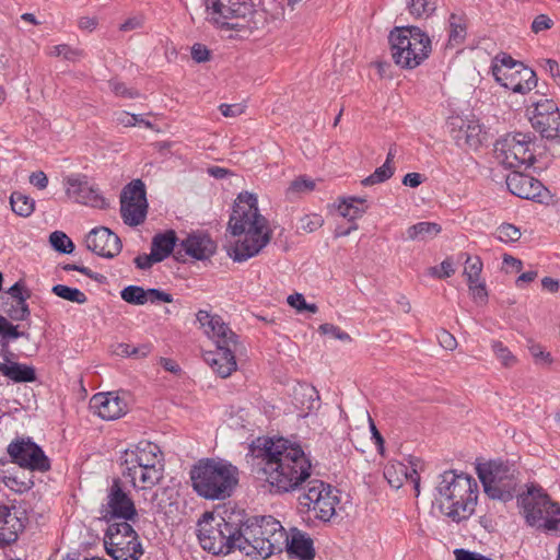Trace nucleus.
<instances>
[{
	"instance_id": "nucleus-30",
	"label": "nucleus",
	"mask_w": 560,
	"mask_h": 560,
	"mask_svg": "<svg viewBox=\"0 0 560 560\" xmlns=\"http://www.w3.org/2000/svg\"><path fill=\"white\" fill-rule=\"evenodd\" d=\"M0 362V373L14 383H32L36 381L35 369L19 362Z\"/></svg>"
},
{
	"instance_id": "nucleus-20",
	"label": "nucleus",
	"mask_w": 560,
	"mask_h": 560,
	"mask_svg": "<svg viewBox=\"0 0 560 560\" xmlns=\"http://www.w3.org/2000/svg\"><path fill=\"white\" fill-rule=\"evenodd\" d=\"M85 244L88 249L105 258L117 256L122 247L118 235L104 226L91 230L85 237Z\"/></svg>"
},
{
	"instance_id": "nucleus-4",
	"label": "nucleus",
	"mask_w": 560,
	"mask_h": 560,
	"mask_svg": "<svg viewBox=\"0 0 560 560\" xmlns=\"http://www.w3.org/2000/svg\"><path fill=\"white\" fill-rule=\"evenodd\" d=\"M194 491L201 498L221 501L230 498L238 483L240 471L225 460L206 458L190 469Z\"/></svg>"
},
{
	"instance_id": "nucleus-12",
	"label": "nucleus",
	"mask_w": 560,
	"mask_h": 560,
	"mask_svg": "<svg viewBox=\"0 0 560 560\" xmlns=\"http://www.w3.org/2000/svg\"><path fill=\"white\" fill-rule=\"evenodd\" d=\"M533 139L529 132L505 135L494 144L497 160L510 168L532 165L535 161Z\"/></svg>"
},
{
	"instance_id": "nucleus-37",
	"label": "nucleus",
	"mask_w": 560,
	"mask_h": 560,
	"mask_svg": "<svg viewBox=\"0 0 560 560\" xmlns=\"http://www.w3.org/2000/svg\"><path fill=\"white\" fill-rule=\"evenodd\" d=\"M12 210L21 217H30L35 209V201L28 196L14 191L10 197Z\"/></svg>"
},
{
	"instance_id": "nucleus-60",
	"label": "nucleus",
	"mask_w": 560,
	"mask_h": 560,
	"mask_svg": "<svg viewBox=\"0 0 560 560\" xmlns=\"http://www.w3.org/2000/svg\"><path fill=\"white\" fill-rule=\"evenodd\" d=\"M438 340H439V343L445 349V350H454L457 346V341L455 339V337L450 334L447 330L445 329H442L439 334H438Z\"/></svg>"
},
{
	"instance_id": "nucleus-41",
	"label": "nucleus",
	"mask_w": 560,
	"mask_h": 560,
	"mask_svg": "<svg viewBox=\"0 0 560 560\" xmlns=\"http://www.w3.org/2000/svg\"><path fill=\"white\" fill-rule=\"evenodd\" d=\"M394 175V167L388 166V163H384L382 166L377 167L370 176L365 177L361 184L363 186H372L375 184H381L389 179Z\"/></svg>"
},
{
	"instance_id": "nucleus-57",
	"label": "nucleus",
	"mask_w": 560,
	"mask_h": 560,
	"mask_svg": "<svg viewBox=\"0 0 560 560\" xmlns=\"http://www.w3.org/2000/svg\"><path fill=\"white\" fill-rule=\"evenodd\" d=\"M529 352L535 359L536 364L549 365L552 362L550 353L546 352L539 345L530 346Z\"/></svg>"
},
{
	"instance_id": "nucleus-64",
	"label": "nucleus",
	"mask_w": 560,
	"mask_h": 560,
	"mask_svg": "<svg viewBox=\"0 0 560 560\" xmlns=\"http://www.w3.org/2000/svg\"><path fill=\"white\" fill-rule=\"evenodd\" d=\"M219 109L224 117H236L244 113V106L241 104H221Z\"/></svg>"
},
{
	"instance_id": "nucleus-48",
	"label": "nucleus",
	"mask_w": 560,
	"mask_h": 560,
	"mask_svg": "<svg viewBox=\"0 0 560 560\" xmlns=\"http://www.w3.org/2000/svg\"><path fill=\"white\" fill-rule=\"evenodd\" d=\"M315 187V183L310 179V178H306V177H299L296 179H294L289 188H288V194H299V192H306V191H312Z\"/></svg>"
},
{
	"instance_id": "nucleus-3",
	"label": "nucleus",
	"mask_w": 560,
	"mask_h": 560,
	"mask_svg": "<svg viewBox=\"0 0 560 560\" xmlns=\"http://www.w3.org/2000/svg\"><path fill=\"white\" fill-rule=\"evenodd\" d=\"M441 512L453 522L467 520L475 511L478 485L466 474L444 471L436 487Z\"/></svg>"
},
{
	"instance_id": "nucleus-16",
	"label": "nucleus",
	"mask_w": 560,
	"mask_h": 560,
	"mask_svg": "<svg viewBox=\"0 0 560 560\" xmlns=\"http://www.w3.org/2000/svg\"><path fill=\"white\" fill-rule=\"evenodd\" d=\"M102 518L109 524L113 521L135 523L138 520V512L133 500L122 489L121 481L114 479L112 486L107 489L105 503L101 508Z\"/></svg>"
},
{
	"instance_id": "nucleus-40",
	"label": "nucleus",
	"mask_w": 560,
	"mask_h": 560,
	"mask_svg": "<svg viewBox=\"0 0 560 560\" xmlns=\"http://www.w3.org/2000/svg\"><path fill=\"white\" fill-rule=\"evenodd\" d=\"M49 242L55 250L62 254H70L74 249L71 238L61 231L52 232L49 236Z\"/></svg>"
},
{
	"instance_id": "nucleus-23",
	"label": "nucleus",
	"mask_w": 560,
	"mask_h": 560,
	"mask_svg": "<svg viewBox=\"0 0 560 560\" xmlns=\"http://www.w3.org/2000/svg\"><path fill=\"white\" fill-rule=\"evenodd\" d=\"M506 186L513 195L520 198L538 201H540L545 190L544 185L538 179L520 172H513L508 175Z\"/></svg>"
},
{
	"instance_id": "nucleus-15",
	"label": "nucleus",
	"mask_w": 560,
	"mask_h": 560,
	"mask_svg": "<svg viewBox=\"0 0 560 560\" xmlns=\"http://www.w3.org/2000/svg\"><path fill=\"white\" fill-rule=\"evenodd\" d=\"M208 15L221 27L238 28L255 11L253 0H206Z\"/></svg>"
},
{
	"instance_id": "nucleus-34",
	"label": "nucleus",
	"mask_w": 560,
	"mask_h": 560,
	"mask_svg": "<svg viewBox=\"0 0 560 560\" xmlns=\"http://www.w3.org/2000/svg\"><path fill=\"white\" fill-rule=\"evenodd\" d=\"M177 236L173 230L156 234L151 243V252L158 255V259L163 261L173 252L176 245Z\"/></svg>"
},
{
	"instance_id": "nucleus-6",
	"label": "nucleus",
	"mask_w": 560,
	"mask_h": 560,
	"mask_svg": "<svg viewBox=\"0 0 560 560\" xmlns=\"http://www.w3.org/2000/svg\"><path fill=\"white\" fill-rule=\"evenodd\" d=\"M243 550L247 557L268 558L284 550L287 532L271 515L242 520Z\"/></svg>"
},
{
	"instance_id": "nucleus-33",
	"label": "nucleus",
	"mask_w": 560,
	"mask_h": 560,
	"mask_svg": "<svg viewBox=\"0 0 560 560\" xmlns=\"http://www.w3.org/2000/svg\"><path fill=\"white\" fill-rule=\"evenodd\" d=\"M368 210L366 199L362 197L343 198L338 205L340 215L353 222L361 218Z\"/></svg>"
},
{
	"instance_id": "nucleus-27",
	"label": "nucleus",
	"mask_w": 560,
	"mask_h": 560,
	"mask_svg": "<svg viewBox=\"0 0 560 560\" xmlns=\"http://www.w3.org/2000/svg\"><path fill=\"white\" fill-rule=\"evenodd\" d=\"M23 529L21 520L5 504H0V545H10L18 539Z\"/></svg>"
},
{
	"instance_id": "nucleus-7",
	"label": "nucleus",
	"mask_w": 560,
	"mask_h": 560,
	"mask_svg": "<svg viewBox=\"0 0 560 560\" xmlns=\"http://www.w3.org/2000/svg\"><path fill=\"white\" fill-rule=\"evenodd\" d=\"M197 320L205 332L217 343L215 351L205 353V361L221 377H228L237 368L235 352L237 350V335L222 320L219 315H211L200 310Z\"/></svg>"
},
{
	"instance_id": "nucleus-55",
	"label": "nucleus",
	"mask_w": 560,
	"mask_h": 560,
	"mask_svg": "<svg viewBox=\"0 0 560 560\" xmlns=\"http://www.w3.org/2000/svg\"><path fill=\"white\" fill-rule=\"evenodd\" d=\"M4 483L7 487L19 493L26 492L34 486V482L31 479L20 481L16 477H7Z\"/></svg>"
},
{
	"instance_id": "nucleus-61",
	"label": "nucleus",
	"mask_w": 560,
	"mask_h": 560,
	"mask_svg": "<svg viewBox=\"0 0 560 560\" xmlns=\"http://www.w3.org/2000/svg\"><path fill=\"white\" fill-rule=\"evenodd\" d=\"M209 57H210V51L205 45L197 43L191 47V58L196 62H198V63L206 62L209 60Z\"/></svg>"
},
{
	"instance_id": "nucleus-9",
	"label": "nucleus",
	"mask_w": 560,
	"mask_h": 560,
	"mask_svg": "<svg viewBox=\"0 0 560 560\" xmlns=\"http://www.w3.org/2000/svg\"><path fill=\"white\" fill-rule=\"evenodd\" d=\"M389 43L393 59L407 69L418 67L431 51L429 36L417 26L396 27L389 34Z\"/></svg>"
},
{
	"instance_id": "nucleus-63",
	"label": "nucleus",
	"mask_w": 560,
	"mask_h": 560,
	"mask_svg": "<svg viewBox=\"0 0 560 560\" xmlns=\"http://www.w3.org/2000/svg\"><path fill=\"white\" fill-rule=\"evenodd\" d=\"M468 285L475 300L481 302L487 300L488 293L485 282L478 280L476 283H468Z\"/></svg>"
},
{
	"instance_id": "nucleus-22",
	"label": "nucleus",
	"mask_w": 560,
	"mask_h": 560,
	"mask_svg": "<svg viewBox=\"0 0 560 560\" xmlns=\"http://www.w3.org/2000/svg\"><path fill=\"white\" fill-rule=\"evenodd\" d=\"M91 408L105 420H115L127 411V404L116 393H98L90 400Z\"/></svg>"
},
{
	"instance_id": "nucleus-1",
	"label": "nucleus",
	"mask_w": 560,
	"mask_h": 560,
	"mask_svg": "<svg viewBox=\"0 0 560 560\" xmlns=\"http://www.w3.org/2000/svg\"><path fill=\"white\" fill-rule=\"evenodd\" d=\"M253 454L261 459V472L273 494L302 490L312 480V463L302 446L284 438L258 439Z\"/></svg>"
},
{
	"instance_id": "nucleus-10",
	"label": "nucleus",
	"mask_w": 560,
	"mask_h": 560,
	"mask_svg": "<svg viewBox=\"0 0 560 560\" xmlns=\"http://www.w3.org/2000/svg\"><path fill=\"white\" fill-rule=\"evenodd\" d=\"M526 522L547 533L560 534V506L541 487L532 486L517 499Z\"/></svg>"
},
{
	"instance_id": "nucleus-19",
	"label": "nucleus",
	"mask_w": 560,
	"mask_h": 560,
	"mask_svg": "<svg viewBox=\"0 0 560 560\" xmlns=\"http://www.w3.org/2000/svg\"><path fill=\"white\" fill-rule=\"evenodd\" d=\"M66 194L75 202L98 209L108 207V202L102 196L95 185H91L85 175H71L66 178Z\"/></svg>"
},
{
	"instance_id": "nucleus-11",
	"label": "nucleus",
	"mask_w": 560,
	"mask_h": 560,
	"mask_svg": "<svg viewBox=\"0 0 560 560\" xmlns=\"http://www.w3.org/2000/svg\"><path fill=\"white\" fill-rule=\"evenodd\" d=\"M477 474L489 498L503 502L514 498L518 478L513 465L491 460L478 465Z\"/></svg>"
},
{
	"instance_id": "nucleus-29",
	"label": "nucleus",
	"mask_w": 560,
	"mask_h": 560,
	"mask_svg": "<svg viewBox=\"0 0 560 560\" xmlns=\"http://www.w3.org/2000/svg\"><path fill=\"white\" fill-rule=\"evenodd\" d=\"M284 550L300 560H313L315 556L313 540L300 532L294 533L291 538L287 535Z\"/></svg>"
},
{
	"instance_id": "nucleus-28",
	"label": "nucleus",
	"mask_w": 560,
	"mask_h": 560,
	"mask_svg": "<svg viewBox=\"0 0 560 560\" xmlns=\"http://www.w3.org/2000/svg\"><path fill=\"white\" fill-rule=\"evenodd\" d=\"M504 80L508 79L503 78ZM537 85V77L533 69L520 63V67L514 70L513 74H509L508 90L514 93L526 94L535 89Z\"/></svg>"
},
{
	"instance_id": "nucleus-42",
	"label": "nucleus",
	"mask_w": 560,
	"mask_h": 560,
	"mask_svg": "<svg viewBox=\"0 0 560 560\" xmlns=\"http://www.w3.org/2000/svg\"><path fill=\"white\" fill-rule=\"evenodd\" d=\"M482 271V261L478 256H468L465 260L464 273L467 277L468 283H476L479 280Z\"/></svg>"
},
{
	"instance_id": "nucleus-50",
	"label": "nucleus",
	"mask_w": 560,
	"mask_h": 560,
	"mask_svg": "<svg viewBox=\"0 0 560 560\" xmlns=\"http://www.w3.org/2000/svg\"><path fill=\"white\" fill-rule=\"evenodd\" d=\"M0 336L9 339H18L25 336V334L19 331L16 326L12 325L4 316L0 315Z\"/></svg>"
},
{
	"instance_id": "nucleus-58",
	"label": "nucleus",
	"mask_w": 560,
	"mask_h": 560,
	"mask_svg": "<svg viewBox=\"0 0 560 560\" xmlns=\"http://www.w3.org/2000/svg\"><path fill=\"white\" fill-rule=\"evenodd\" d=\"M155 262H160V260L158 259V255L152 252L149 255L142 254V255H138L135 258V264H136L137 268L142 269V270L151 268L152 265Z\"/></svg>"
},
{
	"instance_id": "nucleus-14",
	"label": "nucleus",
	"mask_w": 560,
	"mask_h": 560,
	"mask_svg": "<svg viewBox=\"0 0 560 560\" xmlns=\"http://www.w3.org/2000/svg\"><path fill=\"white\" fill-rule=\"evenodd\" d=\"M104 546L114 560H139L143 553L137 532L127 522H113L108 525Z\"/></svg>"
},
{
	"instance_id": "nucleus-62",
	"label": "nucleus",
	"mask_w": 560,
	"mask_h": 560,
	"mask_svg": "<svg viewBox=\"0 0 560 560\" xmlns=\"http://www.w3.org/2000/svg\"><path fill=\"white\" fill-rule=\"evenodd\" d=\"M430 270H431V273L433 276H436L438 278H448L455 272V269L453 267V261L448 258L444 259L441 262L442 272H439L436 267H432Z\"/></svg>"
},
{
	"instance_id": "nucleus-13",
	"label": "nucleus",
	"mask_w": 560,
	"mask_h": 560,
	"mask_svg": "<svg viewBox=\"0 0 560 560\" xmlns=\"http://www.w3.org/2000/svg\"><path fill=\"white\" fill-rule=\"evenodd\" d=\"M303 490L299 495L300 505L308 512L312 511L315 518L323 522L330 521L340 502L338 490L319 479L307 481Z\"/></svg>"
},
{
	"instance_id": "nucleus-46",
	"label": "nucleus",
	"mask_w": 560,
	"mask_h": 560,
	"mask_svg": "<svg viewBox=\"0 0 560 560\" xmlns=\"http://www.w3.org/2000/svg\"><path fill=\"white\" fill-rule=\"evenodd\" d=\"M492 350L503 366L512 368L516 364V357L501 341H493Z\"/></svg>"
},
{
	"instance_id": "nucleus-44",
	"label": "nucleus",
	"mask_w": 560,
	"mask_h": 560,
	"mask_svg": "<svg viewBox=\"0 0 560 560\" xmlns=\"http://www.w3.org/2000/svg\"><path fill=\"white\" fill-rule=\"evenodd\" d=\"M522 233L511 223H502L495 231V237L503 243H513L520 240Z\"/></svg>"
},
{
	"instance_id": "nucleus-45",
	"label": "nucleus",
	"mask_w": 560,
	"mask_h": 560,
	"mask_svg": "<svg viewBox=\"0 0 560 560\" xmlns=\"http://www.w3.org/2000/svg\"><path fill=\"white\" fill-rule=\"evenodd\" d=\"M410 14L416 18L430 15L435 10V3L430 0H407Z\"/></svg>"
},
{
	"instance_id": "nucleus-47",
	"label": "nucleus",
	"mask_w": 560,
	"mask_h": 560,
	"mask_svg": "<svg viewBox=\"0 0 560 560\" xmlns=\"http://www.w3.org/2000/svg\"><path fill=\"white\" fill-rule=\"evenodd\" d=\"M151 345H141L135 347L128 343H120L118 346V351L120 354L132 358H144L151 352Z\"/></svg>"
},
{
	"instance_id": "nucleus-39",
	"label": "nucleus",
	"mask_w": 560,
	"mask_h": 560,
	"mask_svg": "<svg viewBox=\"0 0 560 560\" xmlns=\"http://www.w3.org/2000/svg\"><path fill=\"white\" fill-rule=\"evenodd\" d=\"M49 55L54 56V57H61L65 60H68L71 62H77L83 58L84 52L82 49L71 47L67 44H60V45L54 46L51 48V50L49 51Z\"/></svg>"
},
{
	"instance_id": "nucleus-52",
	"label": "nucleus",
	"mask_w": 560,
	"mask_h": 560,
	"mask_svg": "<svg viewBox=\"0 0 560 560\" xmlns=\"http://www.w3.org/2000/svg\"><path fill=\"white\" fill-rule=\"evenodd\" d=\"M108 85H109L110 91L117 96H121V97H126V98L139 97V93L137 91L128 89L125 85V83H122V82H119L116 80H110L108 82Z\"/></svg>"
},
{
	"instance_id": "nucleus-32",
	"label": "nucleus",
	"mask_w": 560,
	"mask_h": 560,
	"mask_svg": "<svg viewBox=\"0 0 560 560\" xmlns=\"http://www.w3.org/2000/svg\"><path fill=\"white\" fill-rule=\"evenodd\" d=\"M294 400L300 405L301 411L307 415L319 407V395L315 387L308 384H301L294 390Z\"/></svg>"
},
{
	"instance_id": "nucleus-38",
	"label": "nucleus",
	"mask_w": 560,
	"mask_h": 560,
	"mask_svg": "<svg viewBox=\"0 0 560 560\" xmlns=\"http://www.w3.org/2000/svg\"><path fill=\"white\" fill-rule=\"evenodd\" d=\"M51 292L56 294L58 298L78 304H84L88 301L86 295L81 290L65 284L54 285Z\"/></svg>"
},
{
	"instance_id": "nucleus-25",
	"label": "nucleus",
	"mask_w": 560,
	"mask_h": 560,
	"mask_svg": "<svg viewBox=\"0 0 560 560\" xmlns=\"http://www.w3.org/2000/svg\"><path fill=\"white\" fill-rule=\"evenodd\" d=\"M120 296L125 302L132 305H143L147 302H173V296L170 293L153 288L144 290L142 287L138 285L126 287L121 290Z\"/></svg>"
},
{
	"instance_id": "nucleus-5",
	"label": "nucleus",
	"mask_w": 560,
	"mask_h": 560,
	"mask_svg": "<svg viewBox=\"0 0 560 560\" xmlns=\"http://www.w3.org/2000/svg\"><path fill=\"white\" fill-rule=\"evenodd\" d=\"M242 520L225 518L212 512L203 513L197 523L201 548L213 556H228L238 550L244 555Z\"/></svg>"
},
{
	"instance_id": "nucleus-26",
	"label": "nucleus",
	"mask_w": 560,
	"mask_h": 560,
	"mask_svg": "<svg viewBox=\"0 0 560 560\" xmlns=\"http://www.w3.org/2000/svg\"><path fill=\"white\" fill-rule=\"evenodd\" d=\"M180 247L187 255L198 260L210 258L217 249L215 243L206 234L188 235L180 243Z\"/></svg>"
},
{
	"instance_id": "nucleus-24",
	"label": "nucleus",
	"mask_w": 560,
	"mask_h": 560,
	"mask_svg": "<svg viewBox=\"0 0 560 560\" xmlns=\"http://www.w3.org/2000/svg\"><path fill=\"white\" fill-rule=\"evenodd\" d=\"M411 468L400 462H390L384 468V477L388 481L389 486L399 489L405 480H410L417 495L419 494L420 478L417 471V464L410 462Z\"/></svg>"
},
{
	"instance_id": "nucleus-56",
	"label": "nucleus",
	"mask_w": 560,
	"mask_h": 560,
	"mask_svg": "<svg viewBox=\"0 0 560 560\" xmlns=\"http://www.w3.org/2000/svg\"><path fill=\"white\" fill-rule=\"evenodd\" d=\"M553 26V21L546 14L537 15L530 25L532 32L538 34L539 32L550 30Z\"/></svg>"
},
{
	"instance_id": "nucleus-36",
	"label": "nucleus",
	"mask_w": 560,
	"mask_h": 560,
	"mask_svg": "<svg viewBox=\"0 0 560 560\" xmlns=\"http://www.w3.org/2000/svg\"><path fill=\"white\" fill-rule=\"evenodd\" d=\"M448 43L457 46L464 43L467 35V23L463 15L452 13L450 16Z\"/></svg>"
},
{
	"instance_id": "nucleus-8",
	"label": "nucleus",
	"mask_w": 560,
	"mask_h": 560,
	"mask_svg": "<svg viewBox=\"0 0 560 560\" xmlns=\"http://www.w3.org/2000/svg\"><path fill=\"white\" fill-rule=\"evenodd\" d=\"M163 454L155 443L140 441L126 450L121 464L126 466L122 475L130 479L136 489H152L164 476Z\"/></svg>"
},
{
	"instance_id": "nucleus-35",
	"label": "nucleus",
	"mask_w": 560,
	"mask_h": 560,
	"mask_svg": "<svg viewBox=\"0 0 560 560\" xmlns=\"http://www.w3.org/2000/svg\"><path fill=\"white\" fill-rule=\"evenodd\" d=\"M442 231L435 222H419L409 226L406 231L407 237L411 241L428 242L436 237Z\"/></svg>"
},
{
	"instance_id": "nucleus-18",
	"label": "nucleus",
	"mask_w": 560,
	"mask_h": 560,
	"mask_svg": "<svg viewBox=\"0 0 560 560\" xmlns=\"http://www.w3.org/2000/svg\"><path fill=\"white\" fill-rule=\"evenodd\" d=\"M147 199L144 185L140 179L131 182L120 201V213L124 222L130 226L141 224L147 215Z\"/></svg>"
},
{
	"instance_id": "nucleus-49",
	"label": "nucleus",
	"mask_w": 560,
	"mask_h": 560,
	"mask_svg": "<svg viewBox=\"0 0 560 560\" xmlns=\"http://www.w3.org/2000/svg\"><path fill=\"white\" fill-rule=\"evenodd\" d=\"M521 61H516L506 52H499L493 59L491 66H497L500 69L513 70L520 67Z\"/></svg>"
},
{
	"instance_id": "nucleus-21",
	"label": "nucleus",
	"mask_w": 560,
	"mask_h": 560,
	"mask_svg": "<svg viewBox=\"0 0 560 560\" xmlns=\"http://www.w3.org/2000/svg\"><path fill=\"white\" fill-rule=\"evenodd\" d=\"M451 132L458 145L478 149L482 143V127L477 119L453 118L450 121Z\"/></svg>"
},
{
	"instance_id": "nucleus-43",
	"label": "nucleus",
	"mask_w": 560,
	"mask_h": 560,
	"mask_svg": "<svg viewBox=\"0 0 560 560\" xmlns=\"http://www.w3.org/2000/svg\"><path fill=\"white\" fill-rule=\"evenodd\" d=\"M532 106L534 107L532 116H549L553 114V112H559L558 105L552 100L546 98L544 96L533 101Z\"/></svg>"
},
{
	"instance_id": "nucleus-17",
	"label": "nucleus",
	"mask_w": 560,
	"mask_h": 560,
	"mask_svg": "<svg viewBox=\"0 0 560 560\" xmlns=\"http://www.w3.org/2000/svg\"><path fill=\"white\" fill-rule=\"evenodd\" d=\"M13 464L32 471L46 472L50 470V459L31 438L18 436L7 447Z\"/></svg>"
},
{
	"instance_id": "nucleus-2",
	"label": "nucleus",
	"mask_w": 560,
	"mask_h": 560,
	"mask_svg": "<svg viewBox=\"0 0 560 560\" xmlns=\"http://www.w3.org/2000/svg\"><path fill=\"white\" fill-rule=\"evenodd\" d=\"M228 230L240 238L228 249V255L237 262L257 256L270 242L271 230L267 219L259 213L257 197L241 192L230 215Z\"/></svg>"
},
{
	"instance_id": "nucleus-59",
	"label": "nucleus",
	"mask_w": 560,
	"mask_h": 560,
	"mask_svg": "<svg viewBox=\"0 0 560 560\" xmlns=\"http://www.w3.org/2000/svg\"><path fill=\"white\" fill-rule=\"evenodd\" d=\"M323 225V219L318 214L306 215L302 219V229L306 232H314Z\"/></svg>"
},
{
	"instance_id": "nucleus-31",
	"label": "nucleus",
	"mask_w": 560,
	"mask_h": 560,
	"mask_svg": "<svg viewBox=\"0 0 560 560\" xmlns=\"http://www.w3.org/2000/svg\"><path fill=\"white\" fill-rule=\"evenodd\" d=\"M533 128L548 140L560 137V112L547 116H530Z\"/></svg>"
},
{
	"instance_id": "nucleus-53",
	"label": "nucleus",
	"mask_w": 560,
	"mask_h": 560,
	"mask_svg": "<svg viewBox=\"0 0 560 560\" xmlns=\"http://www.w3.org/2000/svg\"><path fill=\"white\" fill-rule=\"evenodd\" d=\"M318 329L323 335H330L335 339H339L341 341L351 340L349 334H347L346 331L341 330L338 326H335L332 324H322Z\"/></svg>"
},
{
	"instance_id": "nucleus-54",
	"label": "nucleus",
	"mask_w": 560,
	"mask_h": 560,
	"mask_svg": "<svg viewBox=\"0 0 560 560\" xmlns=\"http://www.w3.org/2000/svg\"><path fill=\"white\" fill-rule=\"evenodd\" d=\"M8 294L18 303H26V300L31 296L30 291L24 288L22 281L15 282L8 290Z\"/></svg>"
},
{
	"instance_id": "nucleus-51",
	"label": "nucleus",
	"mask_w": 560,
	"mask_h": 560,
	"mask_svg": "<svg viewBox=\"0 0 560 560\" xmlns=\"http://www.w3.org/2000/svg\"><path fill=\"white\" fill-rule=\"evenodd\" d=\"M15 303V305H11V307L5 311L7 315L13 320L27 319L31 314L27 303Z\"/></svg>"
}]
</instances>
